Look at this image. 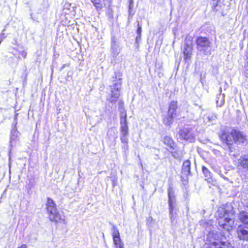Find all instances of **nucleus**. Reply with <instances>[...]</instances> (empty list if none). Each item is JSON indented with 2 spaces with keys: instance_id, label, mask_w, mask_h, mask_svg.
Returning a JSON list of instances; mask_svg holds the SVG:
<instances>
[{
  "instance_id": "obj_23",
  "label": "nucleus",
  "mask_w": 248,
  "mask_h": 248,
  "mask_svg": "<svg viewBox=\"0 0 248 248\" xmlns=\"http://www.w3.org/2000/svg\"><path fill=\"white\" fill-rule=\"evenodd\" d=\"M121 140L123 143H127L128 142V140L125 137H123V136L121 137Z\"/></svg>"
},
{
  "instance_id": "obj_11",
  "label": "nucleus",
  "mask_w": 248,
  "mask_h": 248,
  "mask_svg": "<svg viewBox=\"0 0 248 248\" xmlns=\"http://www.w3.org/2000/svg\"><path fill=\"white\" fill-rule=\"evenodd\" d=\"M168 203H169V208L170 214L173 216L174 210L175 207L173 204V200L175 198L174 192L171 187H169L168 189Z\"/></svg>"
},
{
  "instance_id": "obj_22",
  "label": "nucleus",
  "mask_w": 248,
  "mask_h": 248,
  "mask_svg": "<svg viewBox=\"0 0 248 248\" xmlns=\"http://www.w3.org/2000/svg\"><path fill=\"white\" fill-rule=\"evenodd\" d=\"M20 54L22 58L23 59L26 58L27 57V52L25 51H22L20 52Z\"/></svg>"
},
{
  "instance_id": "obj_19",
  "label": "nucleus",
  "mask_w": 248,
  "mask_h": 248,
  "mask_svg": "<svg viewBox=\"0 0 248 248\" xmlns=\"http://www.w3.org/2000/svg\"><path fill=\"white\" fill-rule=\"evenodd\" d=\"M180 136L183 139L188 140L190 138L191 134L189 130L183 129L180 131Z\"/></svg>"
},
{
  "instance_id": "obj_18",
  "label": "nucleus",
  "mask_w": 248,
  "mask_h": 248,
  "mask_svg": "<svg viewBox=\"0 0 248 248\" xmlns=\"http://www.w3.org/2000/svg\"><path fill=\"white\" fill-rule=\"evenodd\" d=\"M175 116V115L169 114L168 113L167 115L163 119V122L164 124L166 125H170L171 124L173 123V119Z\"/></svg>"
},
{
  "instance_id": "obj_15",
  "label": "nucleus",
  "mask_w": 248,
  "mask_h": 248,
  "mask_svg": "<svg viewBox=\"0 0 248 248\" xmlns=\"http://www.w3.org/2000/svg\"><path fill=\"white\" fill-rule=\"evenodd\" d=\"M90 1L93 3L98 13L100 14L103 11L105 4L102 2V0H90Z\"/></svg>"
},
{
  "instance_id": "obj_9",
  "label": "nucleus",
  "mask_w": 248,
  "mask_h": 248,
  "mask_svg": "<svg viewBox=\"0 0 248 248\" xmlns=\"http://www.w3.org/2000/svg\"><path fill=\"white\" fill-rule=\"evenodd\" d=\"M236 233L238 238L241 240L248 241V226L238 225Z\"/></svg>"
},
{
  "instance_id": "obj_3",
  "label": "nucleus",
  "mask_w": 248,
  "mask_h": 248,
  "mask_svg": "<svg viewBox=\"0 0 248 248\" xmlns=\"http://www.w3.org/2000/svg\"><path fill=\"white\" fill-rule=\"evenodd\" d=\"M46 205L48 218L51 221L56 223H65L64 218L58 212L56 204L51 198H47Z\"/></svg>"
},
{
  "instance_id": "obj_5",
  "label": "nucleus",
  "mask_w": 248,
  "mask_h": 248,
  "mask_svg": "<svg viewBox=\"0 0 248 248\" xmlns=\"http://www.w3.org/2000/svg\"><path fill=\"white\" fill-rule=\"evenodd\" d=\"M191 37H186L185 40V46L183 50L184 60L185 61L190 60L192 54L193 45Z\"/></svg>"
},
{
  "instance_id": "obj_12",
  "label": "nucleus",
  "mask_w": 248,
  "mask_h": 248,
  "mask_svg": "<svg viewBox=\"0 0 248 248\" xmlns=\"http://www.w3.org/2000/svg\"><path fill=\"white\" fill-rule=\"evenodd\" d=\"M237 167L248 170V155L241 156L238 159Z\"/></svg>"
},
{
  "instance_id": "obj_14",
  "label": "nucleus",
  "mask_w": 248,
  "mask_h": 248,
  "mask_svg": "<svg viewBox=\"0 0 248 248\" xmlns=\"http://www.w3.org/2000/svg\"><path fill=\"white\" fill-rule=\"evenodd\" d=\"M238 220L244 225L248 226V214L244 211L239 212Z\"/></svg>"
},
{
  "instance_id": "obj_4",
  "label": "nucleus",
  "mask_w": 248,
  "mask_h": 248,
  "mask_svg": "<svg viewBox=\"0 0 248 248\" xmlns=\"http://www.w3.org/2000/svg\"><path fill=\"white\" fill-rule=\"evenodd\" d=\"M121 76V74L115 73L114 78L117 82L110 86V94L107 99L111 103L116 102L120 95V91L122 85Z\"/></svg>"
},
{
  "instance_id": "obj_25",
  "label": "nucleus",
  "mask_w": 248,
  "mask_h": 248,
  "mask_svg": "<svg viewBox=\"0 0 248 248\" xmlns=\"http://www.w3.org/2000/svg\"><path fill=\"white\" fill-rule=\"evenodd\" d=\"M130 5H129V8L130 9L131 7L133 5V0H130Z\"/></svg>"
},
{
  "instance_id": "obj_26",
  "label": "nucleus",
  "mask_w": 248,
  "mask_h": 248,
  "mask_svg": "<svg viewBox=\"0 0 248 248\" xmlns=\"http://www.w3.org/2000/svg\"><path fill=\"white\" fill-rule=\"evenodd\" d=\"M212 0L217 2L214 6L215 7H217V3L220 1V0Z\"/></svg>"
},
{
  "instance_id": "obj_13",
  "label": "nucleus",
  "mask_w": 248,
  "mask_h": 248,
  "mask_svg": "<svg viewBox=\"0 0 248 248\" xmlns=\"http://www.w3.org/2000/svg\"><path fill=\"white\" fill-rule=\"evenodd\" d=\"M163 143L167 146L170 149L174 150L176 145L172 138L170 136H166L163 139Z\"/></svg>"
},
{
  "instance_id": "obj_2",
  "label": "nucleus",
  "mask_w": 248,
  "mask_h": 248,
  "mask_svg": "<svg viewBox=\"0 0 248 248\" xmlns=\"http://www.w3.org/2000/svg\"><path fill=\"white\" fill-rule=\"evenodd\" d=\"M215 217L219 227L228 231L232 229L234 221L230 217L228 210L223 207H219L217 211Z\"/></svg>"
},
{
  "instance_id": "obj_16",
  "label": "nucleus",
  "mask_w": 248,
  "mask_h": 248,
  "mask_svg": "<svg viewBox=\"0 0 248 248\" xmlns=\"http://www.w3.org/2000/svg\"><path fill=\"white\" fill-rule=\"evenodd\" d=\"M177 107V101H172L170 102L169 106L168 113L176 115Z\"/></svg>"
},
{
  "instance_id": "obj_1",
  "label": "nucleus",
  "mask_w": 248,
  "mask_h": 248,
  "mask_svg": "<svg viewBox=\"0 0 248 248\" xmlns=\"http://www.w3.org/2000/svg\"><path fill=\"white\" fill-rule=\"evenodd\" d=\"M221 143L230 152L235 151L238 148V145L246 142V136L238 129L232 128L231 131L223 130L219 135Z\"/></svg>"
},
{
  "instance_id": "obj_10",
  "label": "nucleus",
  "mask_w": 248,
  "mask_h": 248,
  "mask_svg": "<svg viewBox=\"0 0 248 248\" xmlns=\"http://www.w3.org/2000/svg\"><path fill=\"white\" fill-rule=\"evenodd\" d=\"M120 130L123 137H126L128 135V127L126 121V114H122L120 117Z\"/></svg>"
},
{
  "instance_id": "obj_24",
  "label": "nucleus",
  "mask_w": 248,
  "mask_h": 248,
  "mask_svg": "<svg viewBox=\"0 0 248 248\" xmlns=\"http://www.w3.org/2000/svg\"><path fill=\"white\" fill-rule=\"evenodd\" d=\"M17 248H27L26 244H22L21 246L18 247Z\"/></svg>"
},
{
  "instance_id": "obj_21",
  "label": "nucleus",
  "mask_w": 248,
  "mask_h": 248,
  "mask_svg": "<svg viewBox=\"0 0 248 248\" xmlns=\"http://www.w3.org/2000/svg\"><path fill=\"white\" fill-rule=\"evenodd\" d=\"M141 26L140 24V22L138 21V28L137 30V33L138 34V36L136 37V40L137 41L138 40H140L141 38Z\"/></svg>"
},
{
  "instance_id": "obj_8",
  "label": "nucleus",
  "mask_w": 248,
  "mask_h": 248,
  "mask_svg": "<svg viewBox=\"0 0 248 248\" xmlns=\"http://www.w3.org/2000/svg\"><path fill=\"white\" fill-rule=\"evenodd\" d=\"M112 236L115 248H124V245L121 239L119 232L115 226L112 228Z\"/></svg>"
},
{
  "instance_id": "obj_7",
  "label": "nucleus",
  "mask_w": 248,
  "mask_h": 248,
  "mask_svg": "<svg viewBox=\"0 0 248 248\" xmlns=\"http://www.w3.org/2000/svg\"><path fill=\"white\" fill-rule=\"evenodd\" d=\"M197 48L201 50H205L211 46V42L209 39L205 36H198L195 40Z\"/></svg>"
},
{
  "instance_id": "obj_17",
  "label": "nucleus",
  "mask_w": 248,
  "mask_h": 248,
  "mask_svg": "<svg viewBox=\"0 0 248 248\" xmlns=\"http://www.w3.org/2000/svg\"><path fill=\"white\" fill-rule=\"evenodd\" d=\"M191 163L189 160H186L184 161L182 167V172L185 173L186 175L189 174L190 172Z\"/></svg>"
},
{
  "instance_id": "obj_6",
  "label": "nucleus",
  "mask_w": 248,
  "mask_h": 248,
  "mask_svg": "<svg viewBox=\"0 0 248 248\" xmlns=\"http://www.w3.org/2000/svg\"><path fill=\"white\" fill-rule=\"evenodd\" d=\"M206 248H234L231 243L223 241L220 239H215L214 241H210L207 244Z\"/></svg>"
},
{
  "instance_id": "obj_20",
  "label": "nucleus",
  "mask_w": 248,
  "mask_h": 248,
  "mask_svg": "<svg viewBox=\"0 0 248 248\" xmlns=\"http://www.w3.org/2000/svg\"><path fill=\"white\" fill-rule=\"evenodd\" d=\"M202 171L204 174V177L206 178V180L210 181L212 179V174L210 170L205 166H202Z\"/></svg>"
}]
</instances>
